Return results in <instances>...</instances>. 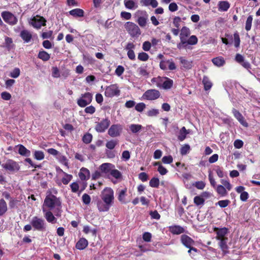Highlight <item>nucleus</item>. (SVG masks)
Segmentation results:
<instances>
[{
    "label": "nucleus",
    "instance_id": "f257e3e1",
    "mask_svg": "<svg viewBox=\"0 0 260 260\" xmlns=\"http://www.w3.org/2000/svg\"><path fill=\"white\" fill-rule=\"evenodd\" d=\"M101 199L96 202L99 212H107L112 206L114 202V191L110 187L105 188L100 194Z\"/></svg>",
    "mask_w": 260,
    "mask_h": 260
},
{
    "label": "nucleus",
    "instance_id": "f03ea898",
    "mask_svg": "<svg viewBox=\"0 0 260 260\" xmlns=\"http://www.w3.org/2000/svg\"><path fill=\"white\" fill-rule=\"evenodd\" d=\"M44 205L51 210L56 207L61 206V202L55 196L50 194L46 197Z\"/></svg>",
    "mask_w": 260,
    "mask_h": 260
},
{
    "label": "nucleus",
    "instance_id": "7ed1b4c3",
    "mask_svg": "<svg viewBox=\"0 0 260 260\" xmlns=\"http://www.w3.org/2000/svg\"><path fill=\"white\" fill-rule=\"evenodd\" d=\"M30 224L34 229V230L40 232L46 231V224L45 220L42 218L38 216L33 217L30 221Z\"/></svg>",
    "mask_w": 260,
    "mask_h": 260
},
{
    "label": "nucleus",
    "instance_id": "20e7f679",
    "mask_svg": "<svg viewBox=\"0 0 260 260\" xmlns=\"http://www.w3.org/2000/svg\"><path fill=\"white\" fill-rule=\"evenodd\" d=\"M124 27L132 37H137L141 35V31L140 28L134 22L130 21L126 22Z\"/></svg>",
    "mask_w": 260,
    "mask_h": 260
},
{
    "label": "nucleus",
    "instance_id": "39448f33",
    "mask_svg": "<svg viewBox=\"0 0 260 260\" xmlns=\"http://www.w3.org/2000/svg\"><path fill=\"white\" fill-rule=\"evenodd\" d=\"M110 123L111 121L109 118H105L100 122H95L94 129L98 133H104L109 127Z\"/></svg>",
    "mask_w": 260,
    "mask_h": 260
},
{
    "label": "nucleus",
    "instance_id": "423d86ee",
    "mask_svg": "<svg viewBox=\"0 0 260 260\" xmlns=\"http://www.w3.org/2000/svg\"><path fill=\"white\" fill-rule=\"evenodd\" d=\"M92 100V95L90 92H86L81 94L80 98L77 100L78 105L82 108L85 107L91 103Z\"/></svg>",
    "mask_w": 260,
    "mask_h": 260
},
{
    "label": "nucleus",
    "instance_id": "0eeeda50",
    "mask_svg": "<svg viewBox=\"0 0 260 260\" xmlns=\"http://www.w3.org/2000/svg\"><path fill=\"white\" fill-rule=\"evenodd\" d=\"M159 68L164 71L167 70L173 71L176 69V66L172 58H166L165 60L160 61Z\"/></svg>",
    "mask_w": 260,
    "mask_h": 260
},
{
    "label": "nucleus",
    "instance_id": "6e6552de",
    "mask_svg": "<svg viewBox=\"0 0 260 260\" xmlns=\"http://www.w3.org/2000/svg\"><path fill=\"white\" fill-rule=\"evenodd\" d=\"M160 95L159 91L156 89H148L143 94L142 98L144 100L153 101L157 99Z\"/></svg>",
    "mask_w": 260,
    "mask_h": 260
},
{
    "label": "nucleus",
    "instance_id": "1a4fd4ad",
    "mask_svg": "<svg viewBox=\"0 0 260 260\" xmlns=\"http://www.w3.org/2000/svg\"><path fill=\"white\" fill-rule=\"evenodd\" d=\"M122 131V126L120 124H114L111 125L108 131V134L112 138L120 136Z\"/></svg>",
    "mask_w": 260,
    "mask_h": 260
},
{
    "label": "nucleus",
    "instance_id": "9d476101",
    "mask_svg": "<svg viewBox=\"0 0 260 260\" xmlns=\"http://www.w3.org/2000/svg\"><path fill=\"white\" fill-rule=\"evenodd\" d=\"M120 92L117 84H112L106 88L105 95L106 97L112 98L115 95H119Z\"/></svg>",
    "mask_w": 260,
    "mask_h": 260
},
{
    "label": "nucleus",
    "instance_id": "9b49d317",
    "mask_svg": "<svg viewBox=\"0 0 260 260\" xmlns=\"http://www.w3.org/2000/svg\"><path fill=\"white\" fill-rule=\"evenodd\" d=\"M2 17L6 23L10 25H13L17 23L18 20L16 17L10 12H3Z\"/></svg>",
    "mask_w": 260,
    "mask_h": 260
},
{
    "label": "nucleus",
    "instance_id": "f8f14e48",
    "mask_svg": "<svg viewBox=\"0 0 260 260\" xmlns=\"http://www.w3.org/2000/svg\"><path fill=\"white\" fill-rule=\"evenodd\" d=\"M46 20L42 16L37 15L32 17L30 22V24L35 28L39 29L42 26L46 25Z\"/></svg>",
    "mask_w": 260,
    "mask_h": 260
},
{
    "label": "nucleus",
    "instance_id": "ddd939ff",
    "mask_svg": "<svg viewBox=\"0 0 260 260\" xmlns=\"http://www.w3.org/2000/svg\"><path fill=\"white\" fill-rule=\"evenodd\" d=\"M2 167L10 172L18 171L20 169L18 164L12 159H8L5 164L2 165Z\"/></svg>",
    "mask_w": 260,
    "mask_h": 260
},
{
    "label": "nucleus",
    "instance_id": "4468645a",
    "mask_svg": "<svg viewBox=\"0 0 260 260\" xmlns=\"http://www.w3.org/2000/svg\"><path fill=\"white\" fill-rule=\"evenodd\" d=\"M180 242L186 248L194 246L196 244V242L191 237L185 234L181 236Z\"/></svg>",
    "mask_w": 260,
    "mask_h": 260
},
{
    "label": "nucleus",
    "instance_id": "2eb2a0df",
    "mask_svg": "<svg viewBox=\"0 0 260 260\" xmlns=\"http://www.w3.org/2000/svg\"><path fill=\"white\" fill-rule=\"evenodd\" d=\"M214 231L216 234V236L215 237L216 240L227 238L226 235L228 233V228L225 227L222 228L215 227L214 228Z\"/></svg>",
    "mask_w": 260,
    "mask_h": 260
},
{
    "label": "nucleus",
    "instance_id": "dca6fc26",
    "mask_svg": "<svg viewBox=\"0 0 260 260\" xmlns=\"http://www.w3.org/2000/svg\"><path fill=\"white\" fill-rule=\"evenodd\" d=\"M232 113L235 117L242 125L245 127L248 126V123L245 121L244 117L238 110L233 108L232 110Z\"/></svg>",
    "mask_w": 260,
    "mask_h": 260
},
{
    "label": "nucleus",
    "instance_id": "f3484780",
    "mask_svg": "<svg viewBox=\"0 0 260 260\" xmlns=\"http://www.w3.org/2000/svg\"><path fill=\"white\" fill-rule=\"evenodd\" d=\"M113 168H115V166L108 162L103 163L99 167L100 171L105 174H110L112 169Z\"/></svg>",
    "mask_w": 260,
    "mask_h": 260
},
{
    "label": "nucleus",
    "instance_id": "a211bd4d",
    "mask_svg": "<svg viewBox=\"0 0 260 260\" xmlns=\"http://www.w3.org/2000/svg\"><path fill=\"white\" fill-rule=\"evenodd\" d=\"M148 18V15L146 12H144L143 15L139 16L137 20V22L141 27H145L147 24Z\"/></svg>",
    "mask_w": 260,
    "mask_h": 260
},
{
    "label": "nucleus",
    "instance_id": "6ab92c4d",
    "mask_svg": "<svg viewBox=\"0 0 260 260\" xmlns=\"http://www.w3.org/2000/svg\"><path fill=\"white\" fill-rule=\"evenodd\" d=\"M88 245V241L84 238H81L76 243L75 247L77 249L81 250L85 249Z\"/></svg>",
    "mask_w": 260,
    "mask_h": 260
},
{
    "label": "nucleus",
    "instance_id": "aec40b11",
    "mask_svg": "<svg viewBox=\"0 0 260 260\" xmlns=\"http://www.w3.org/2000/svg\"><path fill=\"white\" fill-rule=\"evenodd\" d=\"M170 232L173 235H179L184 232V229L178 225L170 226L169 227Z\"/></svg>",
    "mask_w": 260,
    "mask_h": 260
},
{
    "label": "nucleus",
    "instance_id": "412c9836",
    "mask_svg": "<svg viewBox=\"0 0 260 260\" xmlns=\"http://www.w3.org/2000/svg\"><path fill=\"white\" fill-rule=\"evenodd\" d=\"M20 36L25 43L29 42L32 38L31 34L27 30L21 31Z\"/></svg>",
    "mask_w": 260,
    "mask_h": 260
},
{
    "label": "nucleus",
    "instance_id": "4be33fe9",
    "mask_svg": "<svg viewBox=\"0 0 260 260\" xmlns=\"http://www.w3.org/2000/svg\"><path fill=\"white\" fill-rule=\"evenodd\" d=\"M219 241V246L222 250V252L226 254L228 252L229 247L228 246L227 243L228 241V238H225L223 239H221L218 240Z\"/></svg>",
    "mask_w": 260,
    "mask_h": 260
},
{
    "label": "nucleus",
    "instance_id": "5701e85b",
    "mask_svg": "<svg viewBox=\"0 0 260 260\" xmlns=\"http://www.w3.org/2000/svg\"><path fill=\"white\" fill-rule=\"evenodd\" d=\"M79 176L81 180H87L90 178V172L87 169L82 168L79 173Z\"/></svg>",
    "mask_w": 260,
    "mask_h": 260
},
{
    "label": "nucleus",
    "instance_id": "b1692460",
    "mask_svg": "<svg viewBox=\"0 0 260 260\" xmlns=\"http://www.w3.org/2000/svg\"><path fill=\"white\" fill-rule=\"evenodd\" d=\"M189 134V129H186L185 126H183L179 131V135L177 137L180 141H183L186 138L187 135Z\"/></svg>",
    "mask_w": 260,
    "mask_h": 260
},
{
    "label": "nucleus",
    "instance_id": "393cba45",
    "mask_svg": "<svg viewBox=\"0 0 260 260\" xmlns=\"http://www.w3.org/2000/svg\"><path fill=\"white\" fill-rule=\"evenodd\" d=\"M127 188H124L123 189L120 190L118 193V200L122 204H126L125 197L126 196Z\"/></svg>",
    "mask_w": 260,
    "mask_h": 260
},
{
    "label": "nucleus",
    "instance_id": "a878e982",
    "mask_svg": "<svg viewBox=\"0 0 260 260\" xmlns=\"http://www.w3.org/2000/svg\"><path fill=\"white\" fill-rule=\"evenodd\" d=\"M69 14L74 17H82L84 16V12L82 9L76 8L69 11Z\"/></svg>",
    "mask_w": 260,
    "mask_h": 260
},
{
    "label": "nucleus",
    "instance_id": "bb28decb",
    "mask_svg": "<svg viewBox=\"0 0 260 260\" xmlns=\"http://www.w3.org/2000/svg\"><path fill=\"white\" fill-rule=\"evenodd\" d=\"M18 147V153L22 156L28 157L30 155V151L25 147L23 145L19 144L17 145Z\"/></svg>",
    "mask_w": 260,
    "mask_h": 260
},
{
    "label": "nucleus",
    "instance_id": "cd10ccee",
    "mask_svg": "<svg viewBox=\"0 0 260 260\" xmlns=\"http://www.w3.org/2000/svg\"><path fill=\"white\" fill-rule=\"evenodd\" d=\"M202 83L204 85V89L206 91L210 90L212 86V83L210 81V79L206 76L203 77Z\"/></svg>",
    "mask_w": 260,
    "mask_h": 260
},
{
    "label": "nucleus",
    "instance_id": "c85d7f7f",
    "mask_svg": "<svg viewBox=\"0 0 260 260\" xmlns=\"http://www.w3.org/2000/svg\"><path fill=\"white\" fill-rule=\"evenodd\" d=\"M44 217L48 222L52 223L56 222V218L54 217L53 213L50 211H47L44 214Z\"/></svg>",
    "mask_w": 260,
    "mask_h": 260
},
{
    "label": "nucleus",
    "instance_id": "c756f323",
    "mask_svg": "<svg viewBox=\"0 0 260 260\" xmlns=\"http://www.w3.org/2000/svg\"><path fill=\"white\" fill-rule=\"evenodd\" d=\"M218 10L220 11H227L230 7V4L228 1H220L218 3Z\"/></svg>",
    "mask_w": 260,
    "mask_h": 260
},
{
    "label": "nucleus",
    "instance_id": "7c9ffc66",
    "mask_svg": "<svg viewBox=\"0 0 260 260\" xmlns=\"http://www.w3.org/2000/svg\"><path fill=\"white\" fill-rule=\"evenodd\" d=\"M38 57L44 61H47L49 60L50 55L44 50H41L38 54Z\"/></svg>",
    "mask_w": 260,
    "mask_h": 260
},
{
    "label": "nucleus",
    "instance_id": "2f4dec72",
    "mask_svg": "<svg viewBox=\"0 0 260 260\" xmlns=\"http://www.w3.org/2000/svg\"><path fill=\"white\" fill-rule=\"evenodd\" d=\"M8 210L7 204L3 199H0V216L4 215Z\"/></svg>",
    "mask_w": 260,
    "mask_h": 260
},
{
    "label": "nucleus",
    "instance_id": "473e14b6",
    "mask_svg": "<svg viewBox=\"0 0 260 260\" xmlns=\"http://www.w3.org/2000/svg\"><path fill=\"white\" fill-rule=\"evenodd\" d=\"M212 61L214 65L217 67L223 66L225 62L223 57L222 56L213 58L212 59Z\"/></svg>",
    "mask_w": 260,
    "mask_h": 260
},
{
    "label": "nucleus",
    "instance_id": "72a5a7b5",
    "mask_svg": "<svg viewBox=\"0 0 260 260\" xmlns=\"http://www.w3.org/2000/svg\"><path fill=\"white\" fill-rule=\"evenodd\" d=\"M165 79L166 80L163 82L162 87L165 89H169L173 86V81L168 77H165Z\"/></svg>",
    "mask_w": 260,
    "mask_h": 260
},
{
    "label": "nucleus",
    "instance_id": "f704fd0d",
    "mask_svg": "<svg viewBox=\"0 0 260 260\" xmlns=\"http://www.w3.org/2000/svg\"><path fill=\"white\" fill-rule=\"evenodd\" d=\"M180 62L182 67L186 69H190L192 67V62L184 59L182 57H180Z\"/></svg>",
    "mask_w": 260,
    "mask_h": 260
},
{
    "label": "nucleus",
    "instance_id": "c9c22d12",
    "mask_svg": "<svg viewBox=\"0 0 260 260\" xmlns=\"http://www.w3.org/2000/svg\"><path fill=\"white\" fill-rule=\"evenodd\" d=\"M60 170L64 175V176L61 179V182L63 184L67 185L72 180L73 176L71 174L66 173L61 169H60Z\"/></svg>",
    "mask_w": 260,
    "mask_h": 260
},
{
    "label": "nucleus",
    "instance_id": "e433bc0d",
    "mask_svg": "<svg viewBox=\"0 0 260 260\" xmlns=\"http://www.w3.org/2000/svg\"><path fill=\"white\" fill-rule=\"evenodd\" d=\"M142 126L139 124H132L129 126V130L133 134L139 132L142 128Z\"/></svg>",
    "mask_w": 260,
    "mask_h": 260
},
{
    "label": "nucleus",
    "instance_id": "4c0bfd02",
    "mask_svg": "<svg viewBox=\"0 0 260 260\" xmlns=\"http://www.w3.org/2000/svg\"><path fill=\"white\" fill-rule=\"evenodd\" d=\"M190 31L189 29L186 27L183 26L181 29V31L180 35V39H186V38L190 35Z\"/></svg>",
    "mask_w": 260,
    "mask_h": 260
},
{
    "label": "nucleus",
    "instance_id": "58836bf2",
    "mask_svg": "<svg viewBox=\"0 0 260 260\" xmlns=\"http://www.w3.org/2000/svg\"><path fill=\"white\" fill-rule=\"evenodd\" d=\"M216 191L218 194L221 197H225L228 194L225 187L222 185H218L216 187Z\"/></svg>",
    "mask_w": 260,
    "mask_h": 260
},
{
    "label": "nucleus",
    "instance_id": "ea45409f",
    "mask_svg": "<svg viewBox=\"0 0 260 260\" xmlns=\"http://www.w3.org/2000/svg\"><path fill=\"white\" fill-rule=\"evenodd\" d=\"M118 140L112 139L107 142L106 147L110 150H112L118 144Z\"/></svg>",
    "mask_w": 260,
    "mask_h": 260
},
{
    "label": "nucleus",
    "instance_id": "a19ab883",
    "mask_svg": "<svg viewBox=\"0 0 260 260\" xmlns=\"http://www.w3.org/2000/svg\"><path fill=\"white\" fill-rule=\"evenodd\" d=\"M124 4L125 7L128 9H134L137 7L135 2L132 0H124Z\"/></svg>",
    "mask_w": 260,
    "mask_h": 260
},
{
    "label": "nucleus",
    "instance_id": "79ce46f5",
    "mask_svg": "<svg viewBox=\"0 0 260 260\" xmlns=\"http://www.w3.org/2000/svg\"><path fill=\"white\" fill-rule=\"evenodd\" d=\"M159 185V180L158 178L153 177L149 181V185L154 188H158Z\"/></svg>",
    "mask_w": 260,
    "mask_h": 260
},
{
    "label": "nucleus",
    "instance_id": "37998d69",
    "mask_svg": "<svg viewBox=\"0 0 260 260\" xmlns=\"http://www.w3.org/2000/svg\"><path fill=\"white\" fill-rule=\"evenodd\" d=\"M190 150V147L188 144H184L180 148V154L182 155H185L189 153Z\"/></svg>",
    "mask_w": 260,
    "mask_h": 260
},
{
    "label": "nucleus",
    "instance_id": "c03bdc74",
    "mask_svg": "<svg viewBox=\"0 0 260 260\" xmlns=\"http://www.w3.org/2000/svg\"><path fill=\"white\" fill-rule=\"evenodd\" d=\"M110 174L112 176L117 179H120L122 177L121 172L118 170L115 169V168L112 169Z\"/></svg>",
    "mask_w": 260,
    "mask_h": 260
},
{
    "label": "nucleus",
    "instance_id": "a18cd8bd",
    "mask_svg": "<svg viewBox=\"0 0 260 260\" xmlns=\"http://www.w3.org/2000/svg\"><path fill=\"white\" fill-rule=\"evenodd\" d=\"M187 248L189 249L187 252L192 258H194V257L196 256L197 254L199 252V250L197 248L194 247V246L188 247Z\"/></svg>",
    "mask_w": 260,
    "mask_h": 260
},
{
    "label": "nucleus",
    "instance_id": "49530a36",
    "mask_svg": "<svg viewBox=\"0 0 260 260\" xmlns=\"http://www.w3.org/2000/svg\"><path fill=\"white\" fill-rule=\"evenodd\" d=\"M92 139V136L91 134L87 133L82 137V141L85 144L90 143Z\"/></svg>",
    "mask_w": 260,
    "mask_h": 260
},
{
    "label": "nucleus",
    "instance_id": "de8ad7c7",
    "mask_svg": "<svg viewBox=\"0 0 260 260\" xmlns=\"http://www.w3.org/2000/svg\"><path fill=\"white\" fill-rule=\"evenodd\" d=\"M193 202L196 205L200 206L204 204L205 200L203 198L197 196L194 198Z\"/></svg>",
    "mask_w": 260,
    "mask_h": 260
},
{
    "label": "nucleus",
    "instance_id": "09e8293b",
    "mask_svg": "<svg viewBox=\"0 0 260 260\" xmlns=\"http://www.w3.org/2000/svg\"><path fill=\"white\" fill-rule=\"evenodd\" d=\"M253 18L251 15H249L246 20V25H245V29L247 31H249L251 29L252 22Z\"/></svg>",
    "mask_w": 260,
    "mask_h": 260
},
{
    "label": "nucleus",
    "instance_id": "8fccbe9b",
    "mask_svg": "<svg viewBox=\"0 0 260 260\" xmlns=\"http://www.w3.org/2000/svg\"><path fill=\"white\" fill-rule=\"evenodd\" d=\"M149 58V55L147 53L142 52L138 54V59L141 61H146Z\"/></svg>",
    "mask_w": 260,
    "mask_h": 260
},
{
    "label": "nucleus",
    "instance_id": "3c124183",
    "mask_svg": "<svg viewBox=\"0 0 260 260\" xmlns=\"http://www.w3.org/2000/svg\"><path fill=\"white\" fill-rule=\"evenodd\" d=\"M138 72L139 76L143 77H148L149 73L144 67H140L138 69Z\"/></svg>",
    "mask_w": 260,
    "mask_h": 260
},
{
    "label": "nucleus",
    "instance_id": "603ef678",
    "mask_svg": "<svg viewBox=\"0 0 260 260\" xmlns=\"http://www.w3.org/2000/svg\"><path fill=\"white\" fill-rule=\"evenodd\" d=\"M34 157L37 160H42L44 158V154L42 151H35L34 153Z\"/></svg>",
    "mask_w": 260,
    "mask_h": 260
},
{
    "label": "nucleus",
    "instance_id": "864d4df0",
    "mask_svg": "<svg viewBox=\"0 0 260 260\" xmlns=\"http://www.w3.org/2000/svg\"><path fill=\"white\" fill-rule=\"evenodd\" d=\"M186 43L188 45H196L198 43V38L196 36L192 35L186 41Z\"/></svg>",
    "mask_w": 260,
    "mask_h": 260
},
{
    "label": "nucleus",
    "instance_id": "5fc2aeb1",
    "mask_svg": "<svg viewBox=\"0 0 260 260\" xmlns=\"http://www.w3.org/2000/svg\"><path fill=\"white\" fill-rule=\"evenodd\" d=\"M52 76L53 78H59L60 74L59 69L56 67H53L52 68Z\"/></svg>",
    "mask_w": 260,
    "mask_h": 260
},
{
    "label": "nucleus",
    "instance_id": "6e6d98bb",
    "mask_svg": "<svg viewBox=\"0 0 260 260\" xmlns=\"http://www.w3.org/2000/svg\"><path fill=\"white\" fill-rule=\"evenodd\" d=\"M230 201L229 200H220L216 203V205H218L221 208H225L227 207L230 203Z\"/></svg>",
    "mask_w": 260,
    "mask_h": 260
},
{
    "label": "nucleus",
    "instance_id": "4d7b16f0",
    "mask_svg": "<svg viewBox=\"0 0 260 260\" xmlns=\"http://www.w3.org/2000/svg\"><path fill=\"white\" fill-rule=\"evenodd\" d=\"M20 74V69L18 68H16L10 73V76L12 78H16L19 77Z\"/></svg>",
    "mask_w": 260,
    "mask_h": 260
},
{
    "label": "nucleus",
    "instance_id": "13d9d810",
    "mask_svg": "<svg viewBox=\"0 0 260 260\" xmlns=\"http://www.w3.org/2000/svg\"><path fill=\"white\" fill-rule=\"evenodd\" d=\"M19 201L16 198H11L9 201V205L11 209H14L17 207V205Z\"/></svg>",
    "mask_w": 260,
    "mask_h": 260
},
{
    "label": "nucleus",
    "instance_id": "bf43d9fd",
    "mask_svg": "<svg viewBox=\"0 0 260 260\" xmlns=\"http://www.w3.org/2000/svg\"><path fill=\"white\" fill-rule=\"evenodd\" d=\"M70 186L71 190L73 192L76 193L78 191H79V186L77 182H74L72 183L70 185Z\"/></svg>",
    "mask_w": 260,
    "mask_h": 260
},
{
    "label": "nucleus",
    "instance_id": "052dcab7",
    "mask_svg": "<svg viewBox=\"0 0 260 260\" xmlns=\"http://www.w3.org/2000/svg\"><path fill=\"white\" fill-rule=\"evenodd\" d=\"M82 201L85 205H88L91 202V198L87 193H84L82 197Z\"/></svg>",
    "mask_w": 260,
    "mask_h": 260
},
{
    "label": "nucleus",
    "instance_id": "680f3d73",
    "mask_svg": "<svg viewBox=\"0 0 260 260\" xmlns=\"http://www.w3.org/2000/svg\"><path fill=\"white\" fill-rule=\"evenodd\" d=\"M146 108V105L144 103H139L135 106V109L138 112H142Z\"/></svg>",
    "mask_w": 260,
    "mask_h": 260
},
{
    "label": "nucleus",
    "instance_id": "e2e57ef3",
    "mask_svg": "<svg viewBox=\"0 0 260 260\" xmlns=\"http://www.w3.org/2000/svg\"><path fill=\"white\" fill-rule=\"evenodd\" d=\"M234 45L236 47H238L240 44V39L239 35L237 32L234 33Z\"/></svg>",
    "mask_w": 260,
    "mask_h": 260
},
{
    "label": "nucleus",
    "instance_id": "0e129e2a",
    "mask_svg": "<svg viewBox=\"0 0 260 260\" xmlns=\"http://www.w3.org/2000/svg\"><path fill=\"white\" fill-rule=\"evenodd\" d=\"M187 45H188L186 43V39H180V42L177 44V48L179 49H181L183 48H185L186 47Z\"/></svg>",
    "mask_w": 260,
    "mask_h": 260
},
{
    "label": "nucleus",
    "instance_id": "69168bd1",
    "mask_svg": "<svg viewBox=\"0 0 260 260\" xmlns=\"http://www.w3.org/2000/svg\"><path fill=\"white\" fill-rule=\"evenodd\" d=\"M159 113L157 109H152L147 111V115L149 117H153L157 116Z\"/></svg>",
    "mask_w": 260,
    "mask_h": 260
},
{
    "label": "nucleus",
    "instance_id": "338daca9",
    "mask_svg": "<svg viewBox=\"0 0 260 260\" xmlns=\"http://www.w3.org/2000/svg\"><path fill=\"white\" fill-rule=\"evenodd\" d=\"M173 157L171 155L165 156L162 158V161L164 164H170L173 162Z\"/></svg>",
    "mask_w": 260,
    "mask_h": 260
},
{
    "label": "nucleus",
    "instance_id": "774afa93",
    "mask_svg": "<svg viewBox=\"0 0 260 260\" xmlns=\"http://www.w3.org/2000/svg\"><path fill=\"white\" fill-rule=\"evenodd\" d=\"M152 235L150 233L145 232L143 234V239L144 241L149 242L151 241Z\"/></svg>",
    "mask_w": 260,
    "mask_h": 260
}]
</instances>
